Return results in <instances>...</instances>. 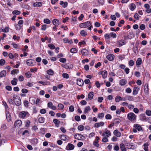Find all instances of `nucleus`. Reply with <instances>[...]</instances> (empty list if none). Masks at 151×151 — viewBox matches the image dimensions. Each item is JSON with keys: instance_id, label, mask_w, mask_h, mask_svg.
I'll list each match as a JSON object with an SVG mask.
<instances>
[{"instance_id": "33", "label": "nucleus", "mask_w": 151, "mask_h": 151, "mask_svg": "<svg viewBox=\"0 0 151 151\" xmlns=\"http://www.w3.org/2000/svg\"><path fill=\"white\" fill-rule=\"evenodd\" d=\"M140 120L142 121H145L146 120V118L145 114H141L140 116Z\"/></svg>"}, {"instance_id": "27", "label": "nucleus", "mask_w": 151, "mask_h": 151, "mask_svg": "<svg viewBox=\"0 0 151 151\" xmlns=\"http://www.w3.org/2000/svg\"><path fill=\"white\" fill-rule=\"evenodd\" d=\"M53 24L55 25H58L59 24V21L57 19H54L52 21Z\"/></svg>"}, {"instance_id": "20", "label": "nucleus", "mask_w": 151, "mask_h": 151, "mask_svg": "<svg viewBox=\"0 0 151 151\" xmlns=\"http://www.w3.org/2000/svg\"><path fill=\"white\" fill-rule=\"evenodd\" d=\"M125 99H126V100H128L131 101H133L134 100L133 97L129 95H126L125 96Z\"/></svg>"}, {"instance_id": "4", "label": "nucleus", "mask_w": 151, "mask_h": 151, "mask_svg": "<svg viewBox=\"0 0 151 151\" xmlns=\"http://www.w3.org/2000/svg\"><path fill=\"white\" fill-rule=\"evenodd\" d=\"M134 128H133V132L134 133L137 132V130L138 131H141L142 129L141 126L138 124H135L134 125Z\"/></svg>"}, {"instance_id": "38", "label": "nucleus", "mask_w": 151, "mask_h": 151, "mask_svg": "<svg viewBox=\"0 0 151 151\" xmlns=\"http://www.w3.org/2000/svg\"><path fill=\"white\" fill-rule=\"evenodd\" d=\"M45 120V118L42 117H40L38 118V121L39 122L41 123H43Z\"/></svg>"}, {"instance_id": "64", "label": "nucleus", "mask_w": 151, "mask_h": 151, "mask_svg": "<svg viewBox=\"0 0 151 151\" xmlns=\"http://www.w3.org/2000/svg\"><path fill=\"white\" fill-rule=\"evenodd\" d=\"M75 119L77 121L79 122L81 120L80 116H76L75 117Z\"/></svg>"}, {"instance_id": "42", "label": "nucleus", "mask_w": 151, "mask_h": 151, "mask_svg": "<svg viewBox=\"0 0 151 151\" xmlns=\"http://www.w3.org/2000/svg\"><path fill=\"white\" fill-rule=\"evenodd\" d=\"M87 50L86 49H83L81 51V53L83 55H85L87 54Z\"/></svg>"}, {"instance_id": "26", "label": "nucleus", "mask_w": 151, "mask_h": 151, "mask_svg": "<svg viewBox=\"0 0 151 151\" xmlns=\"http://www.w3.org/2000/svg\"><path fill=\"white\" fill-rule=\"evenodd\" d=\"M38 83L42 84L43 86L50 85V83L49 82L46 81L44 82L43 81H41L38 82Z\"/></svg>"}, {"instance_id": "23", "label": "nucleus", "mask_w": 151, "mask_h": 151, "mask_svg": "<svg viewBox=\"0 0 151 151\" xmlns=\"http://www.w3.org/2000/svg\"><path fill=\"white\" fill-rule=\"evenodd\" d=\"M60 5H62L63 7L65 8L68 6V3L67 2H64L63 1H60Z\"/></svg>"}, {"instance_id": "35", "label": "nucleus", "mask_w": 151, "mask_h": 151, "mask_svg": "<svg viewBox=\"0 0 151 151\" xmlns=\"http://www.w3.org/2000/svg\"><path fill=\"white\" fill-rule=\"evenodd\" d=\"M93 96V92L92 91L90 92L88 95V97L89 99H92Z\"/></svg>"}, {"instance_id": "9", "label": "nucleus", "mask_w": 151, "mask_h": 151, "mask_svg": "<svg viewBox=\"0 0 151 151\" xmlns=\"http://www.w3.org/2000/svg\"><path fill=\"white\" fill-rule=\"evenodd\" d=\"M75 137L76 139L79 140H82L84 139V137L80 134H76L75 135Z\"/></svg>"}, {"instance_id": "19", "label": "nucleus", "mask_w": 151, "mask_h": 151, "mask_svg": "<svg viewBox=\"0 0 151 151\" xmlns=\"http://www.w3.org/2000/svg\"><path fill=\"white\" fill-rule=\"evenodd\" d=\"M114 134L117 137H119L121 136V133L118 131L117 129L115 130L113 132Z\"/></svg>"}, {"instance_id": "45", "label": "nucleus", "mask_w": 151, "mask_h": 151, "mask_svg": "<svg viewBox=\"0 0 151 151\" xmlns=\"http://www.w3.org/2000/svg\"><path fill=\"white\" fill-rule=\"evenodd\" d=\"M43 22L44 23L47 24H50L51 22L50 20L47 18L44 19Z\"/></svg>"}, {"instance_id": "8", "label": "nucleus", "mask_w": 151, "mask_h": 151, "mask_svg": "<svg viewBox=\"0 0 151 151\" xmlns=\"http://www.w3.org/2000/svg\"><path fill=\"white\" fill-rule=\"evenodd\" d=\"M74 145L70 143H69L67 146L66 147V149L68 150H72L74 149Z\"/></svg>"}, {"instance_id": "63", "label": "nucleus", "mask_w": 151, "mask_h": 151, "mask_svg": "<svg viewBox=\"0 0 151 151\" xmlns=\"http://www.w3.org/2000/svg\"><path fill=\"white\" fill-rule=\"evenodd\" d=\"M5 62V60L3 59H1L0 60V65H4Z\"/></svg>"}, {"instance_id": "44", "label": "nucleus", "mask_w": 151, "mask_h": 151, "mask_svg": "<svg viewBox=\"0 0 151 151\" xmlns=\"http://www.w3.org/2000/svg\"><path fill=\"white\" fill-rule=\"evenodd\" d=\"M58 109L59 110H60V109L62 110L63 109V108H64V105L62 104H59L58 105Z\"/></svg>"}, {"instance_id": "39", "label": "nucleus", "mask_w": 151, "mask_h": 151, "mask_svg": "<svg viewBox=\"0 0 151 151\" xmlns=\"http://www.w3.org/2000/svg\"><path fill=\"white\" fill-rule=\"evenodd\" d=\"M142 63V60L141 58H138L136 61V64L137 65H140Z\"/></svg>"}, {"instance_id": "13", "label": "nucleus", "mask_w": 151, "mask_h": 151, "mask_svg": "<svg viewBox=\"0 0 151 151\" xmlns=\"http://www.w3.org/2000/svg\"><path fill=\"white\" fill-rule=\"evenodd\" d=\"M139 87H134L133 89L132 94L134 95H136L138 94L139 91Z\"/></svg>"}, {"instance_id": "48", "label": "nucleus", "mask_w": 151, "mask_h": 151, "mask_svg": "<svg viewBox=\"0 0 151 151\" xmlns=\"http://www.w3.org/2000/svg\"><path fill=\"white\" fill-rule=\"evenodd\" d=\"M48 46L50 49H54L55 48V45L52 44H49Z\"/></svg>"}, {"instance_id": "37", "label": "nucleus", "mask_w": 151, "mask_h": 151, "mask_svg": "<svg viewBox=\"0 0 151 151\" xmlns=\"http://www.w3.org/2000/svg\"><path fill=\"white\" fill-rule=\"evenodd\" d=\"M149 144L147 143H145L143 145L144 149L145 151H149L148 149Z\"/></svg>"}, {"instance_id": "28", "label": "nucleus", "mask_w": 151, "mask_h": 151, "mask_svg": "<svg viewBox=\"0 0 151 151\" xmlns=\"http://www.w3.org/2000/svg\"><path fill=\"white\" fill-rule=\"evenodd\" d=\"M46 72L50 76L53 75L54 73V71L51 69L47 70Z\"/></svg>"}, {"instance_id": "61", "label": "nucleus", "mask_w": 151, "mask_h": 151, "mask_svg": "<svg viewBox=\"0 0 151 151\" xmlns=\"http://www.w3.org/2000/svg\"><path fill=\"white\" fill-rule=\"evenodd\" d=\"M66 59L64 58H61L59 59V61L63 63H64L66 62Z\"/></svg>"}, {"instance_id": "55", "label": "nucleus", "mask_w": 151, "mask_h": 151, "mask_svg": "<svg viewBox=\"0 0 151 151\" xmlns=\"http://www.w3.org/2000/svg\"><path fill=\"white\" fill-rule=\"evenodd\" d=\"M129 65L131 66H132L134 65V62L133 60H130L129 62Z\"/></svg>"}, {"instance_id": "59", "label": "nucleus", "mask_w": 151, "mask_h": 151, "mask_svg": "<svg viewBox=\"0 0 151 151\" xmlns=\"http://www.w3.org/2000/svg\"><path fill=\"white\" fill-rule=\"evenodd\" d=\"M69 110L70 112H73L74 110V107L73 106H70L69 108Z\"/></svg>"}, {"instance_id": "56", "label": "nucleus", "mask_w": 151, "mask_h": 151, "mask_svg": "<svg viewBox=\"0 0 151 151\" xmlns=\"http://www.w3.org/2000/svg\"><path fill=\"white\" fill-rule=\"evenodd\" d=\"M146 114L148 116H151V111L150 110H147L146 111Z\"/></svg>"}, {"instance_id": "17", "label": "nucleus", "mask_w": 151, "mask_h": 151, "mask_svg": "<svg viewBox=\"0 0 151 151\" xmlns=\"http://www.w3.org/2000/svg\"><path fill=\"white\" fill-rule=\"evenodd\" d=\"M53 122L55 124L56 127H58L59 126L60 121L57 119H54L53 120Z\"/></svg>"}, {"instance_id": "21", "label": "nucleus", "mask_w": 151, "mask_h": 151, "mask_svg": "<svg viewBox=\"0 0 151 151\" xmlns=\"http://www.w3.org/2000/svg\"><path fill=\"white\" fill-rule=\"evenodd\" d=\"M14 103L17 106H19L21 104V102L19 98H18L14 101Z\"/></svg>"}, {"instance_id": "60", "label": "nucleus", "mask_w": 151, "mask_h": 151, "mask_svg": "<svg viewBox=\"0 0 151 151\" xmlns=\"http://www.w3.org/2000/svg\"><path fill=\"white\" fill-rule=\"evenodd\" d=\"M104 38L106 39H109L110 38V35L108 34H106L104 35Z\"/></svg>"}, {"instance_id": "58", "label": "nucleus", "mask_w": 151, "mask_h": 151, "mask_svg": "<svg viewBox=\"0 0 151 151\" xmlns=\"http://www.w3.org/2000/svg\"><path fill=\"white\" fill-rule=\"evenodd\" d=\"M30 123V122L29 120H27L25 122V126L26 127H28L29 126Z\"/></svg>"}, {"instance_id": "18", "label": "nucleus", "mask_w": 151, "mask_h": 151, "mask_svg": "<svg viewBox=\"0 0 151 151\" xmlns=\"http://www.w3.org/2000/svg\"><path fill=\"white\" fill-rule=\"evenodd\" d=\"M77 84L79 86H82L84 84L83 80L81 79H78L77 80Z\"/></svg>"}, {"instance_id": "36", "label": "nucleus", "mask_w": 151, "mask_h": 151, "mask_svg": "<svg viewBox=\"0 0 151 151\" xmlns=\"http://www.w3.org/2000/svg\"><path fill=\"white\" fill-rule=\"evenodd\" d=\"M91 110L89 106H87L84 109V113L86 114L88 113V111H90Z\"/></svg>"}, {"instance_id": "10", "label": "nucleus", "mask_w": 151, "mask_h": 151, "mask_svg": "<svg viewBox=\"0 0 151 151\" xmlns=\"http://www.w3.org/2000/svg\"><path fill=\"white\" fill-rule=\"evenodd\" d=\"M47 107L53 110H55L56 109L55 106L53 105L52 102H49L47 104Z\"/></svg>"}, {"instance_id": "52", "label": "nucleus", "mask_w": 151, "mask_h": 151, "mask_svg": "<svg viewBox=\"0 0 151 151\" xmlns=\"http://www.w3.org/2000/svg\"><path fill=\"white\" fill-rule=\"evenodd\" d=\"M62 76L63 78L68 79L69 78L68 75L66 73H63L62 74Z\"/></svg>"}, {"instance_id": "3", "label": "nucleus", "mask_w": 151, "mask_h": 151, "mask_svg": "<svg viewBox=\"0 0 151 151\" xmlns=\"http://www.w3.org/2000/svg\"><path fill=\"white\" fill-rule=\"evenodd\" d=\"M29 115V113L26 111H22L20 112L19 114L20 117L23 119L28 117Z\"/></svg>"}, {"instance_id": "30", "label": "nucleus", "mask_w": 151, "mask_h": 151, "mask_svg": "<svg viewBox=\"0 0 151 151\" xmlns=\"http://www.w3.org/2000/svg\"><path fill=\"white\" fill-rule=\"evenodd\" d=\"M144 90L145 93L146 94H148V93L149 89L148 88V85L145 84L144 87Z\"/></svg>"}, {"instance_id": "53", "label": "nucleus", "mask_w": 151, "mask_h": 151, "mask_svg": "<svg viewBox=\"0 0 151 151\" xmlns=\"http://www.w3.org/2000/svg\"><path fill=\"white\" fill-rule=\"evenodd\" d=\"M104 114L103 113L99 114L98 115V117L99 118H102L104 117Z\"/></svg>"}, {"instance_id": "2", "label": "nucleus", "mask_w": 151, "mask_h": 151, "mask_svg": "<svg viewBox=\"0 0 151 151\" xmlns=\"http://www.w3.org/2000/svg\"><path fill=\"white\" fill-rule=\"evenodd\" d=\"M91 22L88 21L80 24L79 26L81 28H87L91 25Z\"/></svg>"}, {"instance_id": "25", "label": "nucleus", "mask_w": 151, "mask_h": 151, "mask_svg": "<svg viewBox=\"0 0 151 151\" xmlns=\"http://www.w3.org/2000/svg\"><path fill=\"white\" fill-rule=\"evenodd\" d=\"M120 149L122 151H126V148L124 145L123 143H121L120 144Z\"/></svg>"}, {"instance_id": "34", "label": "nucleus", "mask_w": 151, "mask_h": 151, "mask_svg": "<svg viewBox=\"0 0 151 151\" xmlns=\"http://www.w3.org/2000/svg\"><path fill=\"white\" fill-rule=\"evenodd\" d=\"M31 142L33 144L35 145L38 143V140L37 138H34L32 140Z\"/></svg>"}, {"instance_id": "15", "label": "nucleus", "mask_w": 151, "mask_h": 151, "mask_svg": "<svg viewBox=\"0 0 151 151\" xmlns=\"http://www.w3.org/2000/svg\"><path fill=\"white\" fill-rule=\"evenodd\" d=\"M127 81L126 79H122L120 80L119 84L121 86H124L127 83Z\"/></svg>"}, {"instance_id": "16", "label": "nucleus", "mask_w": 151, "mask_h": 151, "mask_svg": "<svg viewBox=\"0 0 151 151\" xmlns=\"http://www.w3.org/2000/svg\"><path fill=\"white\" fill-rule=\"evenodd\" d=\"M34 61L32 59L28 60L27 61V64L29 66H33L34 65L33 62Z\"/></svg>"}, {"instance_id": "54", "label": "nucleus", "mask_w": 151, "mask_h": 151, "mask_svg": "<svg viewBox=\"0 0 151 151\" xmlns=\"http://www.w3.org/2000/svg\"><path fill=\"white\" fill-rule=\"evenodd\" d=\"M105 117L106 119H110L112 118L111 115L110 114L106 115L105 116Z\"/></svg>"}, {"instance_id": "46", "label": "nucleus", "mask_w": 151, "mask_h": 151, "mask_svg": "<svg viewBox=\"0 0 151 151\" xmlns=\"http://www.w3.org/2000/svg\"><path fill=\"white\" fill-rule=\"evenodd\" d=\"M127 107L129 110H132L133 109L134 107V106L131 104H128Z\"/></svg>"}, {"instance_id": "40", "label": "nucleus", "mask_w": 151, "mask_h": 151, "mask_svg": "<svg viewBox=\"0 0 151 151\" xmlns=\"http://www.w3.org/2000/svg\"><path fill=\"white\" fill-rule=\"evenodd\" d=\"M80 33L81 35L83 36H85L87 35L86 32L84 30H82Z\"/></svg>"}, {"instance_id": "31", "label": "nucleus", "mask_w": 151, "mask_h": 151, "mask_svg": "<svg viewBox=\"0 0 151 151\" xmlns=\"http://www.w3.org/2000/svg\"><path fill=\"white\" fill-rule=\"evenodd\" d=\"M136 8L135 4L133 3H131L129 5V9L131 11H133Z\"/></svg>"}, {"instance_id": "14", "label": "nucleus", "mask_w": 151, "mask_h": 151, "mask_svg": "<svg viewBox=\"0 0 151 151\" xmlns=\"http://www.w3.org/2000/svg\"><path fill=\"white\" fill-rule=\"evenodd\" d=\"M60 138L61 140L65 141L68 140L69 139V137L66 135L62 134L60 136Z\"/></svg>"}, {"instance_id": "12", "label": "nucleus", "mask_w": 151, "mask_h": 151, "mask_svg": "<svg viewBox=\"0 0 151 151\" xmlns=\"http://www.w3.org/2000/svg\"><path fill=\"white\" fill-rule=\"evenodd\" d=\"M22 124V122L20 120H16L14 124V125L15 127H20Z\"/></svg>"}, {"instance_id": "6", "label": "nucleus", "mask_w": 151, "mask_h": 151, "mask_svg": "<svg viewBox=\"0 0 151 151\" xmlns=\"http://www.w3.org/2000/svg\"><path fill=\"white\" fill-rule=\"evenodd\" d=\"M111 135V133L110 131L106 129L105 130L104 132L102 134V136H106L107 137H109Z\"/></svg>"}, {"instance_id": "24", "label": "nucleus", "mask_w": 151, "mask_h": 151, "mask_svg": "<svg viewBox=\"0 0 151 151\" xmlns=\"http://www.w3.org/2000/svg\"><path fill=\"white\" fill-rule=\"evenodd\" d=\"M42 3L40 2H37L33 4V5L34 7L37 6L41 7L42 6Z\"/></svg>"}, {"instance_id": "51", "label": "nucleus", "mask_w": 151, "mask_h": 151, "mask_svg": "<svg viewBox=\"0 0 151 151\" xmlns=\"http://www.w3.org/2000/svg\"><path fill=\"white\" fill-rule=\"evenodd\" d=\"M84 127L82 125L79 126L78 127V130L82 131L84 129Z\"/></svg>"}, {"instance_id": "49", "label": "nucleus", "mask_w": 151, "mask_h": 151, "mask_svg": "<svg viewBox=\"0 0 151 151\" xmlns=\"http://www.w3.org/2000/svg\"><path fill=\"white\" fill-rule=\"evenodd\" d=\"M20 13V12L17 10H15L12 12L13 14L19 15Z\"/></svg>"}, {"instance_id": "62", "label": "nucleus", "mask_w": 151, "mask_h": 151, "mask_svg": "<svg viewBox=\"0 0 151 151\" xmlns=\"http://www.w3.org/2000/svg\"><path fill=\"white\" fill-rule=\"evenodd\" d=\"M98 141H95L93 142V144L96 147H98L99 145L98 143Z\"/></svg>"}, {"instance_id": "32", "label": "nucleus", "mask_w": 151, "mask_h": 151, "mask_svg": "<svg viewBox=\"0 0 151 151\" xmlns=\"http://www.w3.org/2000/svg\"><path fill=\"white\" fill-rule=\"evenodd\" d=\"M6 71L3 70L0 73V78L4 77L6 76Z\"/></svg>"}, {"instance_id": "43", "label": "nucleus", "mask_w": 151, "mask_h": 151, "mask_svg": "<svg viewBox=\"0 0 151 151\" xmlns=\"http://www.w3.org/2000/svg\"><path fill=\"white\" fill-rule=\"evenodd\" d=\"M104 137L102 138V141L104 142H106L108 141V137L106 136H104Z\"/></svg>"}, {"instance_id": "41", "label": "nucleus", "mask_w": 151, "mask_h": 151, "mask_svg": "<svg viewBox=\"0 0 151 151\" xmlns=\"http://www.w3.org/2000/svg\"><path fill=\"white\" fill-rule=\"evenodd\" d=\"M121 97L119 96H117L115 98V101L116 102H118L120 101Z\"/></svg>"}, {"instance_id": "7", "label": "nucleus", "mask_w": 151, "mask_h": 151, "mask_svg": "<svg viewBox=\"0 0 151 151\" xmlns=\"http://www.w3.org/2000/svg\"><path fill=\"white\" fill-rule=\"evenodd\" d=\"M126 44V42L125 40L122 39L118 41L116 43L117 45H118L119 47H121L123 45H124Z\"/></svg>"}, {"instance_id": "11", "label": "nucleus", "mask_w": 151, "mask_h": 151, "mask_svg": "<svg viewBox=\"0 0 151 151\" xmlns=\"http://www.w3.org/2000/svg\"><path fill=\"white\" fill-rule=\"evenodd\" d=\"M106 58L109 61L113 60L114 58V55L112 54H110L106 56Z\"/></svg>"}, {"instance_id": "57", "label": "nucleus", "mask_w": 151, "mask_h": 151, "mask_svg": "<svg viewBox=\"0 0 151 151\" xmlns=\"http://www.w3.org/2000/svg\"><path fill=\"white\" fill-rule=\"evenodd\" d=\"M125 91L126 93H130L132 92V90L130 88H128L125 90Z\"/></svg>"}, {"instance_id": "22", "label": "nucleus", "mask_w": 151, "mask_h": 151, "mask_svg": "<svg viewBox=\"0 0 151 151\" xmlns=\"http://www.w3.org/2000/svg\"><path fill=\"white\" fill-rule=\"evenodd\" d=\"M18 80L17 78H13V80L11 81V83L12 84L13 86L16 85L17 84Z\"/></svg>"}, {"instance_id": "5", "label": "nucleus", "mask_w": 151, "mask_h": 151, "mask_svg": "<svg viewBox=\"0 0 151 151\" xmlns=\"http://www.w3.org/2000/svg\"><path fill=\"white\" fill-rule=\"evenodd\" d=\"M125 145L127 147L128 149H134L136 147V146L132 143H126Z\"/></svg>"}, {"instance_id": "1", "label": "nucleus", "mask_w": 151, "mask_h": 151, "mask_svg": "<svg viewBox=\"0 0 151 151\" xmlns=\"http://www.w3.org/2000/svg\"><path fill=\"white\" fill-rule=\"evenodd\" d=\"M137 116L133 112L129 113L127 116V118L131 122H135L136 120Z\"/></svg>"}, {"instance_id": "47", "label": "nucleus", "mask_w": 151, "mask_h": 151, "mask_svg": "<svg viewBox=\"0 0 151 151\" xmlns=\"http://www.w3.org/2000/svg\"><path fill=\"white\" fill-rule=\"evenodd\" d=\"M19 72V70L18 69H15L14 70H12L11 72V73L12 74H15L16 73H18Z\"/></svg>"}, {"instance_id": "50", "label": "nucleus", "mask_w": 151, "mask_h": 151, "mask_svg": "<svg viewBox=\"0 0 151 151\" xmlns=\"http://www.w3.org/2000/svg\"><path fill=\"white\" fill-rule=\"evenodd\" d=\"M70 52L73 53H75L77 52V50L75 48H73L70 50Z\"/></svg>"}, {"instance_id": "29", "label": "nucleus", "mask_w": 151, "mask_h": 151, "mask_svg": "<svg viewBox=\"0 0 151 151\" xmlns=\"http://www.w3.org/2000/svg\"><path fill=\"white\" fill-rule=\"evenodd\" d=\"M101 74L102 75V77L103 78H106L107 76V71L106 70L103 71Z\"/></svg>"}]
</instances>
